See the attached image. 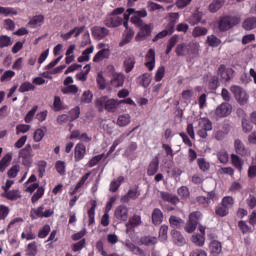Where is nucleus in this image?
Returning a JSON list of instances; mask_svg holds the SVG:
<instances>
[{"label": "nucleus", "mask_w": 256, "mask_h": 256, "mask_svg": "<svg viewBox=\"0 0 256 256\" xmlns=\"http://www.w3.org/2000/svg\"><path fill=\"white\" fill-rule=\"evenodd\" d=\"M199 43L198 42H182L177 44L175 53L177 57H197L199 55Z\"/></svg>", "instance_id": "obj_1"}, {"label": "nucleus", "mask_w": 256, "mask_h": 256, "mask_svg": "<svg viewBox=\"0 0 256 256\" xmlns=\"http://www.w3.org/2000/svg\"><path fill=\"white\" fill-rule=\"evenodd\" d=\"M95 105L98 111L101 113L105 109L108 113H115L117 107H119V100L110 98L108 96H101L95 100Z\"/></svg>", "instance_id": "obj_2"}, {"label": "nucleus", "mask_w": 256, "mask_h": 256, "mask_svg": "<svg viewBox=\"0 0 256 256\" xmlns=\"http://www.w3.org/2000/svg\"><path fill=\"white\" fill-rule=\"evenodd\" d=\"M239 23H241V17L233 15H224L219 18L217 22V27L220 33H225L233 29V27H236V25H239Z\"/></svg>", "instance_id": "obj_3"}, {"label": "nucleus", "mask_w": 256, "mask_h": 256, "mask_svg": "<svg viewBox=\"0 0 256 256\" xmlns=\"http://www.w3.org/2000/svg\"><path fill=\"white\" fill-rule=\"evenodd\" d=\"M202 217L203 214L199 211H194L190 213L189 220L184 227L186 233H193V231L197 229V225H199V221Z\"/></svg>", "instance_id": "obj_4"}, {"label": "nucleus", "mask_w": 256, "mask_h": 256, "mask_svg": "<svg viewBox=\"0 0 256 256\" xmlns=\"http://www.w3.org/2000/svg\"><path fill=\"white\" fill-rule=\"evenodd\" d=\"M19 158L22 159V165H24V167H29L33 164V148L31 144H27L19 151Z\"/></svg>", "instance_id": "obj_5"}, {"label": "nucleus", "mask_w": 256, "mask_h": 256, "mask_svg": "<svg viewBox=\"0 0 256 256\" xmlns=\"http://www.w3.org/2000/svg\"><path fill=\"white\" fill-rule=\"evenodd\" d=\"M218 75L221 81L224 83H229L235 77V70L233 68H227L224 64L218 67Z\"/></svg>", "instance_id": "obj_6"}, {"label": "nucleus", "mask_w": 256, "mask_h": 256, "mask_svg": "<svg viewBox=\"0 0 256 256\" xmlns=\"http://www.w3.org/2000/svg\"><path fill=\"white\" fill-rule=\"evenodd\" d=\"M104 25L109 27V29H115L116 27H121L123 25V18L119 16H113V14H109L104 19Z\"/></svg>", "instance_id": "obj_7"}, {"label": "nucleus", "mask_w": 256, "mask_h": 256, "mask_svg": "<svg viewBox=\"0 0 256 256\" xmlns=\"http://www.w3.org/2000/svg\"><path fill=\"white\" fill-rule=\"evenodd\" d=\"M141 197V190H139V186L135 188L129 189L128 192L121 197L122 203H129V201H137Z\"/></svg>", "instance_id": "obj_8"}, {"label": "nucleus", "mask_w": 256, "mask_h": 256, "mask_svg": "<svg viewBox=\"0 0 256 256\" xmlns=\"http://www.w3.org/2000/svg\"><path fill=\"white\" fill-rule=\"evenodd\" d=\"M232 109L231 104L224 102L216 108L215 115L220 118L228 117V115H231Z\"/></svg>", "instance_id": "obj_9"}, {"label": "nucleus", "mask_w": 256, "mask_h": 256, "mask_svg": "<svg viewBox=\"0 0 256 256\" xmlns=\"http://www.w3.org/2000/svg\"><path fill=\"white\" fill-rule=\"evenodd\" d=\"M110 85L115 89H119V87H123V85H125V74L113 73L112 78L110 80Z\"/></svg>", "instance_id": "obj_10"}, {"label": "nucleus", "mask_w": 256, "mask_h": 256, "mask_svg": "<svg viewBox=\"0 0 256 256\" xmlns=\"http://www.w3.org/2000/svg\"><path fill=\"white\" fill-rule=\"evenodd\" d=\"M139 32L136 35L137 39H146V37H150L151 33H153V25L152 24H142L139 27Z\"/></svg>", "instance_id": "obj_11"}, {"label": "nucleus", "mask_w": 256, "mask_h": 256, "mask_svg": "<svg viewBox=\"0 0 256 256\" xmlns=\"http://www.w3.org/2000/svg\"><path fill=\"white\" fill-rule=\"evenodd\" d=\"M114 215L119 221H127L129 219V208L125 205H120L116 208Z\"/></svg>", "instance_id": "obj_12"}, {"label": "nucleus", "mask_w": 256, "mask_h": 256, "mask_svg": "<svg viewBox=\"0 0 256 256\" xmlns=\"http://www.w3.org/2000/svg\"><path fill=\"white\" fill-rule=\"evenodd\" d=\"M234 149L235 153L240 155V157H247V155H249V149L245 147V144L243 141H241V139H236L234 141Z\"/></svg>", "instance_id": "obj_13"}, {"label": "nucleus", "mask_w": 256, "mask_h": 256, "mask_svg": "<svg viewBox=\"0 0 256 256\" xmlns=\"http://www.w3.org/2000/svg\"><path fill=\"white\" fill-rule=\"evenodd\" d=\"M85 153H87V147H85V144L78 143L74 148V159L76 163L85 158Z\"/></svg>", "instance_id": "obj_14"}, {"label": "nucleus", "mask_w": 256, "mask_h": 256, "mask_svg": "<svg viewBox=\"0 0 256 256\" xmlns=\"http://www.w3.org/2000/svg\"><path fill=\"white\" fill-rule=\"evenodd\" d=\"M145 59V67H147L148 71H153L155 69V49L150 48L146 53Z\"/></svg>", "instance_id": "obj_15"}, {"label": "nucleus", "mask_w": 256, "mask_h": 256, "mask_svg": "<svg viewBox=\"0 0 256 256\" xmlns=\"http://www.w3.org/2000/svg\"><path fill=\"white\" fill-rule=\"evenodd\" d=\"M177 21H179V13H171L170 21L164 29L167 31L168 35H173V33H175V25H177Z\"/></svg>", "instance_id": "obj_16"}, {"label": "nucleus", "mask_w": 256, "mask_h": 256, "mask_svg": "<svg viewBox=\"0 0 256 256\" xmlns=\"http://www.w3.org/2000/svg\"><path fill=\"white\" fill-rule=\"evenodd\" d=\"M32 213H34L36 217H40V218L45 217L46 219H49V217H51L53 213H55V211H53V209L45 210V206L41 205L37 209H32Z\"/></svg>", "instance_id": "obj_17"}, {"label": "nucleus", "mask_w": 256, "mask_h": 256, "mask_svg": "<svg viewBox=\"0 0 256 256\" xmlns=\"http://www.w3.org/2000/svg\"><path fill=\"white\" fill-rule=\"evenodd\" d=\"M92 35L94 39H105L109 35V29L105 27L95 26L92 28Z\"/></svg>", "instance_id": "obj_18"}, {"label": "nucleus", "mask_w": 256, "mask_h": 256, "mask_svg": "<svg viewBox=\"0 0 256 256\" xmlns=\"http://www.w3.org/2000/svg\"><path fill=\"white\" fill-rule=\"evenodd\" d=\"M110 56H111V50L109 48H103L100 51H98L96 55L93 57V62L99 63L104 59H109Z\"/></svg>", "instance_id": "obj_19"}, {"label": "nucleus", "mask_w": 256, "mask_h": 256, "mask_svg": "<svg viewBox=\"0 0 256 256\" xmlns=\"http://www.w3.org/2000/svg\"><path fill=\"white\" fill-rule=\"evenodd\" d=\"M209 249L212 256H218L221 254V251H223V246L221 242L213 240L210 242Z\"/></svg>", "instance_id": "obj_20"}, {"label": "nucleus", "mask_w": 256, "mask_h": 256, "mask_svg": "<svg viewBox=\"0 0 256 256\" xmlns=\"http://www.w3.org/2000/svg\"><path fill=\"white\" fill-rule=\"evenodd\" d=\"M136 63L135 56H128L123 62L125 73H131L135 68Z\"/></svg>", "instance_id": "obj_21"}, {"label": "nucleus", "mask_w": 256, "mask_h": 256, "mask_svg": "<svg viewBox=\"0 0 256 256\" xmlns=\"http://www.w3.org/2000/svg\"><path fill=\"white\" fill-rule=\"evenodd\" d=\"M152 223L153 225H161L163 223V211L159 208H155L152 211Z\"/></svg>", "instance_id": "obj_22"}, {"label": "nucleus", "mask_w": 256, "mask_h": 256, "mask_svg": "<svg viewBox=\"0 0 256 256\" xmlns=\"http://www.w3.org/2000/svg\"><path fill=\"white\" fill-rule=\"evenodd\" d=\"M169 223L172 229H181L185 225V221L175 215L170 216Z\"/></svg>", "instance_id": "obj_23"}, {"label": "nucleus", "mask_w": 256, "mask_h": 256, "mask_svg": "<svg viewBox=\"0 0 256 256\" xmlns=\"http://www.w3.org/2000/svg\"><path fill=\"white\" fill-rule=\"evenodd\" d=\"M157 171H159V158H154L147 169V175L149 177H153V175H155L157 173Z\"/></svg>", "instance_id": "obj_24"}, {"label": "nucleus", "mask_w": 256, "mask_h": 256, "mask_svg": "<svg viewBox=\"0 0 256 256\" xmlns=\"http://www.w3.org/2000/svg\"><path fill=\"white\" fill-rule=\"evenodd\" d=\"M141 245H145V247H153L157 245L158 239L155 236H142L140 238Z\"/></svg>", "instance_id": "obj_25"}, {"label": "nucleus", "mask_w": 256, "mask_h": 256, "mask_svg": "<svg viewBox=\"0 0 256 256\" xmlns=\"http://www.w3.org/2000/svg\"><path fill=\"white\" fill-rule=\"evenodd\" d=\"M160 195L161 199H163L167 203H171V205H177L179 203V198L169 192H161Z\"/></svg>", "instance_id": "obj_26"}, {"label": "nucleus", "mask_w": 256, "mask_h": 256, "mask_svg": "<svg viewBox=\"0 0 256 256\" xmlns=\"http://www.w3.org/2000/svg\"><path fill=\"white\" fill-rule=\"evenodd\" d=\"M171 233L173 243H175V245H178L179 247H183V245H185V237H183V234H181V232L177 230H172Z\"/></svg>", "instance_id": "obj_27"}, {"label": "nucleus", "mask_w": 256, "mask_h": 256, "mask_svg": "<svg viewBox=\"0 0 256 256\" xmlns=\"http://www.w3.org/2000/svg\"><path fill=\"white\" fill-rule=\"evenodd\" d=\"M141 215L134 214L129 218L128 223L126 224L127 229H135V227H139L141 225Z\"/></svg>", "instance_id": "obj_28"}, {"label": "nucleus", "mask_w": 256, "mask_h": 256, "mask_svg": "<svg viewBox=\"0 0 256 256\" xmlns=\"http://www.w3.org/2000/svg\"><path fill=\"white\" fill-rule=\"evenodd\" d=\"M137 81L139 85H141V87H144V89H147V87L151 85V74L144 73L137 78Z\"/></svg>", "instance_id": "obj_29"}, {"label": "nucleus", "mask_w": 256, "mask_h": 256, "mask_svg": "<svg viewBox=\"0 0 256 256\" xmlns=\"http://www.w3.org/2000/svg\"><path fill=\"white\" fill-rule=\"evenodd\" d=\"M232 165L239 171L240 173L243 171V159L239 157L237 154H231Z\"/></svg>", "instance_id": "obj_30"}, {"label": "nucleus", "mask_w": 256, "mask_h": 256, "mask_svg": "<svg viewBox=\"0 0 256 256\" xmlns=\"http://www.w3.org/2000/svg\"><path fill=\"white\" fill-rule=\"evenodd\" d=\"M245 31H253L256 28V17L246 18L242 24Z\"/></svg>", "instance_id": "obj_31"}, {"label": "nucleus", "mask_w": 256, "mask_h": 256, "mask_svg": "<svg viewBox=\"0 0 256 256\" xmlns=\"http://www.w3.org/2000/svg\"><path fill=\"white\" fill-rule=\"evenodd\" d=\"M13 156L8 153L0 160V172L5 173V169L9 167V163H11Z\"/></svg>", "instance_id": "obj_32"}, {"label": "nucleus", "mask_w": 256, "mask_h": 256, "mask_svg": "<svg viewBox=\"0 0 256 256\" xmlns=\"http://www.w3.org/2000/svg\"><path fill=\"white\" fill-rule=\"evenodd\" d=\"M123 181H125V177H123V176H119L117 178V180H113L110 183L109 191L111 193H117V191H119V188L121 187V183H123Z\"/></svg>", "instance_id": "obj_33"}, {"label": "nucleus", "mask_w": 256, "mask_h": 256, "mask_svg": "<svg viewBox=\"0 0 256 256\" xmlns=\"http://www.w3.org/2000/svg\"><path fill=\"white\" fill-rule=\"evenodd\" d=\"M95 209H97V202L93 200L91 202V208L88 210V225H94L95 224Z\"/></svg>", "instance_id": "obj_34"}, {"label": "nucleus", "mask_w": 256, "mask_h": 256, "mask_svg": "<svg viewBox=\"0 0 256 256\" xmlns=\"http://www.w3.org/2000/svg\"><path fill=\"white\" fill-rule=\"evenodd\" d=\"M177 43H179V35L175 34L168 40V44L166 46V55H169L173 51V48L175 45H177Z\"/></svg>", "instance_id": "obj_35"}, {"label": "nucleus", "mask_w": 256, "mask_h": 256, "mask_svg": "<svg viewBox=\"0 0 256 256\" xmlns=\"http://www.w3.org/2000/svg\"><path fill=\"white\" fill-rule=\"evenodd\" d=\"M131 123V115L129 114H122L118 116L117 119V126L118 127H127Z\"/></svg>", "instance_id": "obj_36"}, {"label": "nucleus", "mask_w": 256, "mask_h": 256, "mask_svg": "<svg viewBox=\"0 0 256 256\" xmlns=\"http://www.w3.org/2000/svg\"><path fill=\"white\" fill-rule=\"evenodd\" d=\"M94 49L95 48L93 46L86 48L82 52V56L78 57V63H85V62L89 61V59H90L89 55H91V53H93Z\"/></svg>", "instance_id": "obj_37"}, {"label": "nucleus", "mask_w": 256, "mask_h": 256, "mask_svg": "<svg viewBox=\"0 0 256 256\" xmlns=\"http://www.w3.org/2000/svg\"><path fill=\"white\" fill-rule=\"evenodd\" d=\"M223 5H225V0H213L209 5L210 13H217V11H219Z\"/></svg>", "instance_id": "obj_38"}, {"label": "nucleus", "mask_w": 256, "mask_h": 256, "mask_svg": "<svg viewBox=\"0 0 256 256\" xmlns=\"http://www.w3.org/2000/svg\"><path fill=\"white\" fill-rule=\"evenodd\" d=\"M228 211L233 209L235 205V199L232 196H225L222 198L221 203Z\"/></svg>", "instance_id": "obj_39"}, {"label": "nucleus", "mask_w": 256, "mask_h": 256, "mask_svg": "<svg viewBox=\"0 0 256 256\" xmlns=\"http://www.w3.org/2000/svg\"><path fill=\"white\" fill-rule=\"evenodd\" d=\"M134 36H135V31H133V29L126 30V34L123 40L119 43V46L123 47V45H127V43H131Z\"/></svg>", "instance_id": "obj_40"}, {"label": "nucleus", "mask_w": 256, "mask_h": 256, "mask_svg": "<svg viewBox=\"0 0 256 256\" xmlns=\"http://www.w3.org/2000/svg\"><path fill=\"white\" fill-rule=\"evenodd\" d=\"M21 239H26V241H33V239H37V235H35L31 227H29L24 229V232L21 234Z\"/></svg>", "instance_id": "obj_41"}, {"label": "nucleus", "mask_w": 256, "mask_h": 256, "mask_svg": "<svg viewBox=\"0 0 256 256\" xmlns=\"http://www.w3.org/2000/svg\"><path fill=\"white\" fill-rule=\"evenodd\" d=\"M4 197L9 201H17V199H21V192L19 190H8Z\"/></svg>", "instance_id": "obj_42"}, {"label": "nucleus", "mask_w": 256, "mask_h": 256, "mask_svg": "<svg viewBox=\"0 0 256 256\" xmlns=\"http://www.w3.org/2000/svg\"><path fill=\"white\" fill-rule=\"evenodd\" d=\"M37 253H39V249L37 247V242L29 243L26 248V255L27 256H37Z\"/></svg>", "instance_id": "obj_43"}, {"label": "nucleus", "mask_w": 256, "mask_h": 256, "mask_svg": "<svg viewBox=\"0 0 256 256\" xmlns=\"http://www.w3.org/2000/svg\"><path fill=\"white\" fill-rule=\"evenodd\" d=\"M192 243H195L197 247H203L205 245V236L201 234H194L191 237Z\"/></svg>", "instance_id": "obj_44"}, {"label": "nucleus", "mask_w": 256, "mask_h": 256, "mask_svg": "<svg viewBox=\"0 0 256 256\" xmlns=\"http://www.w3.org/2000/svg\"><path fill=\"white\" fill-rule=\"evenodd\" d=\"M207 33H209L207 28L197 26L192 31V37H204V35H207Z\"/></svg>", "instance_id": "obj_45"}, {"label": "nucleus", "mask_w": 256, "mask_h": 256, "mask_svg": "<svg viewBox=\"0 0 256 256\" xmlns=\"http://www.w3.org/2000/svg\"><path fill=\"white\" fill-rule=\"evenodd\" d=\"M91 71V65L87 64L84 66V72H80L76 75V79L78 81H87V75H89V72Z\"/></svg>", "instance_id": "obj_46"}, {"label": "nucleus", "mask_w": 256, "mask_h": 256, "mask_svg": "<svg viewBox=\"0 0 256 256\" xmlns=\"http://www.w3.org/2000/svg\"><path fill=\"white\" fill-rule=\"evenodd\" d=\"M209 47H219L221 45V39L217 38L215 35H209L207 36L206 40Z\"/></svg>", "instance_id": "obj_47"}, {"label": "nucleus", "mask_w": 256, "mask_h": 256, "mask_svg": "<svg viewBox=\"0 0 256 256\" xmlns=\"http://www.w3.org/2000/svg\"><path fill=\"white\" fill-rule=\"evenodd\" d=\"M55 169H56L57 173H59V175H61V176L66 175V173H67V170H66L67 166L64 161H61V160L56 161Z\"/></svg>", "instance_id": "obj_48"}, {"label": "nucleus", "mask_w": 256, "mask_h": 256, "mask_svg": "<svg viewBox=\"0 0 256 256\" xmlns=\"http://www.w3.org/2000/svg\"><path fill=\"white\" fill-rule=\"evenodd\" d=\"M0 15L9 17V15H18V12L15 10V8L0 6Z\"/></svg>", "instance_id": "obj_49"}, {"label": "nucleus", "mask_w": 256, "mask_h": 256, "mask_svg": "<svg viewBox=\"0 0 256 256\" xmlns=\"http://www.w3.org/2000/svg\"><path fill=\"white\" fill-rule=\"evenodd\" d=\"M62 93L63 95H76V93L79 92V87H77V85H69V86H66L64 88H62Z\"/></svg>", "instance_id": "obj_50"}, {"label": "nucleus", "mask_w": 256, "mask_h": 256, "mask_svg": "<svg viewBox=\"0 0 256 256\" xmlns=\"http://www.w3.org/2000/svg\"><path fill=\"white\" fill-rule=\"evenodd\" d=\"M11 45H13L11 37L7 35L0 36V49H5V47H11Z\"/></svg>", "instance_id": "obj_51"}, {"label": "nucleus", "mask_w": 256, "mask_h": 256, "mask_svg": "<svg viewBox=\"0 0 256 256\" xmlns=\"http://www.w3.org/2000/svg\"><path fill=\"white\" fill-rule=\"evenodd\" d=\"M19 93H27V91H35V85L31 84V82H23L19 89Z\"/></svg>", "instance_id": "obj_52"}, {"label": "nucleus", "mask_w": 256, "mask_h": 256, "mask_svg": "<svg viewBox=\"0 0 256 256\" xmlns=\"http://www.w3.org/2000/svg\"><path fill=\"white\" fill-rule=\"evenodd\" d=\"M200 127L206 131H212L213 123L208 118H202L199 122Z\"/></svg>", "instance_id": "obj_53"}, {"label": "nucleus", "mask_w": 256, "mask_h": 256, "mask_svg": "<svg viewBox=\"0 0 256 256\" xmlns=\"http://www.w3.org/2000/svg\"><path fill=\"white\" fill-rule=\"evenodd\" d=\"M43 195H45V188H43V186H41L33 194L32 198H31L32 203H37V201H39V199H41V197H43Z\"/></svg>", "instance_id": "obj_54"}, {"label": "nucleus", "mask_w": 256, "mask_h": 256, "mask_svg": "<svg viewBox=\"0 0 256 256\" xmlns=\"http://www.w3.org/2000/svg\"><path fill=\"white\" fill-rule=\"evenodd\" d=\"M215 213L218 217H227L229 215V210L220 204L216 206Z\"/></svg>", "instance_id": "obj_55"}, {"label": "nucleus", "mask_w": 256, "mask_h": 256, "mask_svg": "<svg viewBox=\"0 0 256 256\" xmlns=\"http://www.w3.org/2000/svg\"><path fill=\"white\" fill-rule=\"evenodd\" d=\"M163 77H165V66H160L154 76V81L159 83V81H163Z\"/></svg>", "instance_id": "obj_56"}, {"label": "nucleus", "mask_w": 256, "mask_h": 256, "mask_svg": "<svg viewBox=\"0 0 256 256\" xmlns=\"http://www.w3.org/2000/svg\"><path fill=\"white\" fill-rule=\"evenodd\" d=\"M37 109H39L38 106H33L32 109L26 114L24 121L25 123H31L33 121V118L35 117V114L37 113Z\"/></svg>", "instance_id": "obj_57"}, {"label": "nucleus", "mask_w": 256, "mask_h": 256, "mask_svg": "<svg viewBox=\"0 0 256 256\" xmlns=\"http://www.w3.org/2000/svg\"><path fill=\"white\" fill-rule=\"evenodd\" d=\"M169 231V226L162 225L159 229V239L164 242L167 241V232Z\"/></svg>", "instance_id": "obj_58"}, {"label": "nucleus", "mask_w": 256, "mask_h": 256, "mask_svg": "<svg viewBox=\"0 0 256 256\" xmlns=\"http://www.w3.org/2000/svg\"><path fill=\"white\" fill-rule=\"evenodd\" d=\"M197 163L201 171H209V169L211 168V165L209 164V162L205 161V158H198Z\"/></svg>", "instance_id": "obj_59"}, {"label": "nucleus", "mask_w": 256, "mask_h": 256, "mask_svg": "<svg viewBox=\"0 0 256 256\" xmlns=\"http://www.w3.org/2000/svg\"><path fill=\"white\" fill-rule=\"evenodd\" d=\"M201 19V13L197 12L189 17L188 22L190 23V25H197V23H201Z\"/></svg>", "instance_id": "obj_60"}, {"label": "nucleus", "mask_w": 256, "mask_h": 256, "mask_svg": "<svg viewBox=\"0 0 256 256\" xmlns=\"http://www.w3.org/2000/svg\"><path fill=\"white\" fill-rule=\"evenodd\" d=\"M79 115H81V109L79 108V106H76L69 112L70 121H75V119H79Z\"/></svg>", "instance_id": "obj_61"}, {"label": "nucleus", "mask_w": 256, "mask_h": 256, "mask_svg": "<svg viewBox=\"0 0 256 256\" xmlns=\"http://www.w3.org/2000/svg\"><path fill=\"white\" fill-rule=\"evenodd\" d=\"M93 101V93L91 90L84 91L81 97V103H91Z\"/></svg>", "instance_id": "obj_62"}, {"label": "nucleus", "mask_w": 256, "mask_h": 256, "mask_svg": "<svg viewBox=\"0 0 256 256\" xmlns=\"http://www.w3.org/2000/svg\"><path fill=\"white\" fill-rule=\"evenodd\" d=\"M177 194L179 195V197H181V199H188L190 195L189 188H187V186H181L180 188H178Z\"/></svg>", "instance_id": "obj_63"}, {"label": "nucleus", "mask_w": 256, "mask_h": 256, "mask_svg": "<svg viewBox=\"0 0 256 256\" xmlns=\"http://www.w3.org/2000/svg\"><path fill=\"white\" fill-rule=\"evenodd\" d=\"M53 107H54V111L56 112L62 111V109H65V107H63V102L61 101V97L59 96L54 97Z\"/></svg>", "instance_id": "obj_64"}]
</instances>
